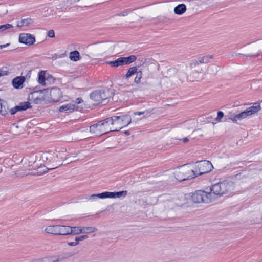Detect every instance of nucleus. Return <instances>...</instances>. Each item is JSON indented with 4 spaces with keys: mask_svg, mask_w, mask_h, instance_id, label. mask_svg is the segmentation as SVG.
<instances>
[{
    "mask_svg": "<svg viewBox=\"0 0 262 262\" xmlns=\"http://www.w3.org/2000/svg\"><path fill=\"white\" fill-rule=\"evenodd\" d=\"M119 115L114 116L106 119L110 131H119L131 122L129 115L118 113Z\"/></svg>",
    "mask_w": 262,
    "mask_h": 262,
    "instance_id": "1",
    "label": "nucleus"
},
{
    "mask_svg": "<svg viewBox=\"0 0 262 262\" xmlns=\"http://www.w3.org/2000/svg\"><path fill=\"white\" fill-rule=\"evenodd\" d=\"M233 187V183L228 180H224L212 185L208 189L209 192L214 198L213 201L215 200L217 196H221L225 194L230 192Z\"/></svg>",
    "mask_w": 262,
    "mask_h": 262,
    "instance_id": "2",
    "label": "nucleus"
},
{
    "mask_svg": "<svg viewBox=\"0 0 262 262\" xmlns=\"http://www.w3.org/2000/svg\"><path fill=\"white\" fill-rule=\"evenodd\" d=\"M176 179L183 181L195 177L193 169L188 165H185L178 168L174 172Z\"/></svg>",
    "mask_w": 262,
    "mask_h": 262,
    "instance_id": "3",
    "label": "nucleus"
},
{
    "mask_svg": "<svg viewBox=\"0 0 262 262\" xmlns=\"http://www.w3.org/2000/svg\"><path fill=\"white\" fill-rule=\"evenodd\" d=\"M208 189V188H207L205 190L196 191L191 196L192 201L195 203L202 202L208 203L213 201L214 198L212 195H214V194H210Z\"/></svg>",
    "mask_w": 262,
    "mask_h": 262,
    "instance_id": "4",
    "label": "nucleus"
},
{
    "mask_svg": "<svg viewBox=\"0 0 262 262\" xmlns=\"http://www.w3.org/2000/svg\"><path fill=\"white\" fill-rule=\"evenodd\" d=\"M212 168V164L208 161L204 160L197 162L195 168L193 169L195 177L209 172Z\"/></svg>",
    "mask_w": 262,
    "mask_h": 262,
    "instance_id": "5",
    "label": "nucleus"
},
{
    "mask_svg": "<svg viewBox=\"0 0 262 262\" xmlns=\"http://www.w3.org/2000/svg\"><path fill=\"white\" fill-rule=\"evenodd\" d=\"M109 127L106 121V119L92 125L90 127V132L96 136H100L108 132Z\"/></svg>",
    "mask_w": 262,
    "mask_h": 262,
    "instance_id": "6",
    "label": "nucleus"
},
{
    "mask_svg": "<svg viewBox=\"0 0 262 262\" xmlns=\"http://www.w3.org/2000/svg\"><path fill=\"white\" fill-rule=\"evenodd\" d=\"M19 41L28 46L32 45L35 41L33 35L28 33H21L19 35Z\"/></svg>",
    "mask_w": 262,
    "mask_h": 262,
    "instance_id": "7",
    "label": "nucleus"
},
{
    "mask_svg": "<svg viewBox=\"0 0 262 262\" xmlns=\"http://www.w3.org/2000/svg\"><path fill=\"white\" fill-rule=\"evenodd\" d=\"M212 58L213 56L212 55H209L199 57L196 59L193 60L190 64V67L191 68H194L199 64L207 63Z\"/></svg>",
    "mask_w": 262,
    "mask_h": 262,
    "instance_id": "8",
    "label": "nucleus"
},
{
    "mask_svg": "<svg viewBox=\"0 0 262 262\" xmlns=\"http://www.w3.org/2000/svg\"><path fill=\"white\" fill-rule=\"evenodd\" d=\"M61 93L58 88H53L50 91V98L53 102H57L60 100Z\"/></svg>",
    "mask_w": 262,
    "mask_h": 262,
    "instance_id": "9",
    "label": "nucleus"
},
{
    "mask_svg": "<svg viewBox=\"0 0 262 262\" xmlns=\"http://www.w3.org/2000/svg\"><path fill=\"white\" fill-rule=\"evenodd\" d=\"M82 109V107L80 106H76L73 103H70L60 106L59 108V111L60 112H63L67 111L72 112L73 111H80Z\"/></svg>",
    "mask_w": 262,
    "mask_h": 262,
    "instance_id": "10",
    "label": "nucleus"
},
{
    "mask_svg": "<svg viewBox=\"0 0 262 262\" xmlns=\"http://www.w3.org/2000/svg\"><path fill=\"white\" fill-rule=\"evenodd\" d=\"M25 80L26 78L24 76H17L12 80V85L16 89H21Z\"/></svg>",
    "mask_w": 262,
    "mask_h": 262,
    "instance_id": "11",
    "label": "nucleus"
},
{
    "mask_svg": "<svg viewBox=\"0 0 262 262\" xmlns=\"http://www.w3.org/2000/svg\"><path fill=\"white\" fill-rule=\"evenodd\" d=\"M106 63L107 64L110 65L111 67L113 68H118L120 66H123L124 65L122 57H119L113 61H106Z\"/></svg>",
    "mask_w": 262,
    "mask_h": 262,
    "instance_id": "12",
    "label": "nucleus"
},
{
    "mask_svg": "<svg viewBox=\"0 0 262 262\" xmlns=\"http://www.w3.org/2000/svg\"><path fill=\"white\" fill-rule=\"evenodd\" d=\"M101 93L99 90L92 92L90 94L91 99L94 101L96 104L102 103L101 99Z\"/></svg>",
    "mask_w": 262,
    "mask_h": 262,
    "instance_id": "13",
    "label": "nucleus"
},
{
    "mask_svg": "<svg viewBox=\"0 0 262 262\" xmlns=\"http://www.w3.org/2000/svg\"><path fill=\"white\" fill-rule=\"evenodd\" d=\"M99 90L101 93L100 94H101V99L102 102L111 97L112 96V92H111L110 90L108 89H101Z\"/></svg>",
    "mask_w": 262,
    "mask_h": 262,
    "instance_id": "14",
    "label": "nucleus"
},
{
    "mask_svg": "<svg viewBox=\"0 0 262 262\" xmlns=\"http://www.w3.org/2000/svg\"><path fill=\"white\" fill-rule=\"evenodd\" d=\"M250 116L249 115V113L246 109L244 111H243L238 114H236L234 117L230 118V119L232 120L233 121L235 122L238 120H242L244 118H246V117H247L248 116Z\"/></svg>",
    "mask_w": 262,
    "mask_h": 262,
    "instance_id": "15",
    "label": "nucleus"
},
{
    "mask_svg": "<svg viewBox=\"0 0 262 262\" xmlns=\"http://www.w3.org/2000/svg\"><path fill=\"white\" fill-rule=\"evenodd\" d=\"M187 10L186 6L184 4H179L174 8V12L177 15H182Z\"/></svg>",
    "mask_w": 262,
    "mask_h": 262,
    "instance_id": "16",
    "label": "nucleus"
},
{
    "mask_svg": "<svg viewBox=\"0 0 262 262\" xmlns=\"http://www.w3.org/2000/svg\"><path fill=\"white\" fill-rule=\"evenodd\" d=\"M261 109L260 105L259 103H254L253 105L247 108V110L249 113L250 115H252L257 113Z\"/></svg>",
    "mask_w": 262,
    "mask_h": 262,
    "instance_id": "17",
    "label": "nucleus"
},
{
    "mask_svg": "<svg viewBox=\"0 0 262 262\" xmlns=\"http://www.w3.org/2000/svg\"><path fill=\"white\" fill-rule=\"evenodd\" d=\"M45 231L50 234H59V225L49 226L45 229Z\"/></svg>",
    "mask_w": 262,
    "mask_h": 262,
    "instance_id": "18",
    "label": "nucleus"
},
{
    "mask_svg": "<svg viewBox=\"0 0 262 262\" xmlns=\"http://www.w3.org/2000/svg\"><path fill=\"white\" fill-rule=\"evenodd\" d=\"M71 226L59 225V235L70 234Z\"/></svg>",
    "mask_w": 262,
    "mask_h": 262,
    "instance_id": "19",
    "label": "nucleus"
},
{
    "mask_svg": "<svg viewBox=\"0 0 262 262\" xmlns=\"http://www.w3.org/2000/svg\"><path fill=\"white\" fill-rule=\"evenodd\" d=\"M62 159L61 155H60L58 158L53 159L52 161L51 162L52 164V167H51V169H54L62 165V163H61Z\"/></svg>",
    "mask_w": 262,
    "mask_h": 262,
    "instance_id": "20",
    "label": "nucleus"
},
{
    "mask_svg": "<svg viewBox=\"0 0 262 262\" xmlns=\"http://www.w3.org/2000/svg\"><path fill=\"white\" fill-rule=\"evenodd\" d=\"M69 58L72 61H77L80 59L79 52L77 50L71 52L70 53Z\"/></svg>",
    "mask_w": 262,
    "mask_h": 262,
    "instance_id": "21",
    "label": "nucleus"
},
{
    "mask_svg": "<svg viewBox=\"0 0 262 262\" xmlns=\"http://www.w3.org/2000/svg\"><path fill=\"white\" fill-rule=\"evenodd\" d=\"M124 65L129 64L133 62H134L137 58L135 55H130L128 57H122Z\"/></svg>",
    "mask_w": 262,
    "mask_h": 262,
    "instance_id": "22",
    "label": "nucleus"
},
{
    "mask_svg": "<svg viewBox=\"0 0 262 262\" xmlns=\"http://www.w3.org/2000/svg\"><path fill=\"white\" fill-rule=\"evenodd\" d=\"M17 107H18L17 108H18L19 111H22L26 110L27 109L30 108L31 106L30 102H23L19 103V104L17 105Z\"/></svg>",
    "mask_w": 262,
    "mask_h": 262,
    "instance_id": "23",
    "label": "nucleus"
},
{
    "mask_svg": "<svg viewBox=\"0 0 262 262\" xmlns=\"http://www.w3.org/2000/svg\"><path fill=\"white\" fill-rule=\"evenodd\" d=\"M47 154H49L48 161L51 162V161H52L53 159L58 158L60 156V155H61L62 153L59 152H58V154H57L54 152L50 151L47 152Z\"/></svg>",
    "mask_w": 262,
    "mask_h": 262,
    "instance_id": "24",
    "label": "nucleus"
},
{
    "mask_svg": "<svg viewBox=\"0 0 262 262\" xmlns=\"http://www.w3.org/2000/svg\"><path fill=\"white\" fill-rule=\"evenodd\" d=\"M82 233V227H71L70 234L76 235Z\"/></svg>",
    "mask_w": 262,
    "mask_h": 262,
    "instance_id": "25",
    "label": "nucleus"
},
{
    "mask_svg": "<svg viewBox=\"0 0 262 262\" xmlns=\"http://www.w3.org/2000/svg\"><path fill=\"white\" fill-rule=\"evenodd\" d=\"M45 72L41 71L38 73V82L40 84L45 85Z\"/></svg>",
    "mask_w": 262,
    "mask_h": 262,
    "instance_id": "26",
    "label": "nucleus"
},
{
    "mask_svg": "<svg viewBox=\"0 0 262 262\" xmlns=\"http://www.w3.org/2000/svg\"><path fill=\"white\" fill-rule=\"evenodd\" d=\"M137 68L136 67L130 68L125 75V78L127 79L137 73Z\"/></svg>",
    "mask_w": 262,
    "mask_h": 262,
    "instance_id": "27",
    "label": "nucleus"
},
{
    "mask_svg": "<svg viewBox=\"0 0 262 262\" xmlns=\"http://www.w3.org/2000/svg\"><path fill=\"white\" fill-rule=\"evenodd\" d=\"M82 233H90L94 232L97 229L93 227H82Z\"/></svg>",
    "mask_w": 262,
    "mask_h": 262,
    "instance_id": "28",
    "label": "nucleus"
},
{
    "mask_svg": "<svg viewBox=\"0 0 262 262\" xmlns=\"http://www.w3.org/2000/svg\"><path fill=\"white\" fill-rule=\"evenodd\" d=\"M208 70L211 74L216 75L219 70V67L215 64L210 65L208 68Z\"/></svg>",
    "mask_w": 262,
    "mask_h": 262,
    "instance_id": "29",
    "label": "nucleus"
},
{
    "mask_svg": "<svg viewBox=\"0 0 262 262\" xmlns=\"http://www.w3.org/2000/svg\"><path fill=\"white\" fill-rule=\"evenodd\" d=\"M31 19L29 18L24 19L21 20L20 22L18 23L17 26L18 27H21L24 26H28L29 24L31 23Z\"/></svg>",
    "mask_w": 262,
    "mask_h": 262,
    "instance_id": "30",
    "label": "nucleus"
},
{
    "mask_svg": "<svg viewBox=\"0 0 262 262\" xmlns=\"http://www.w3.org/2000/svg\"><path fill=\"white\" fill-rule=\"evenodd\" d=\"M0 113L4 116L8 113V108L6 101H5V103L2 104V107L0 108Z\"/></svg>",
    "mask_w": 262,
    "mask_h": 262,
    "instance_id": "31",
    "label": "nucleus"
},
{
    "mask_svg": "<svg viewBox=\"0 0 262 262\" xmlns=\"http://www.w3.org/2000/svg\"><path fill=\"white\" fill-rule=\"evenodd\" d=\"M115 198H119L121 196H125L127 194V191L126 190H123L121 191L114 192Z\"/></svg>",
    "mask_w": 262,
    "mask_h": 262,
    "instance_id": "32",
    "label": "nucleus"
},
{
    "mask_svg": "<svg viewBox=\"0 0 262 262\" xmlns=\"http://www.w3.org/2000/svg\"><path fill=\"white\" fill-rule=\"evenodd\" d=\"M52 169H51V167L48 168L46 167L45 165L41 166L39 167L37 169V172L39 173V174H42L48 171V170H52Z\"/></svg>",
    "mask_w": 262,
    "mask_h": 262,
    "instance_id": "33",
    "label": "nucleus"
},
{
    "mask_svg": "<svg viewBox=\"0 0 262 262\" xmlns=\"http://www.w3.org/2000/svg\"><path fill=\"white\" fill-rule=\"evenodd\" d=\"M136 73V76L135 78L134 81L136 83H139L140 82L142 76V73L141 71L137 72Z\"/></svg>",
    "mask_w": 262,
    "mask_h": 262,
    "instance_id": "34",
    "label": "nucleus"
},
{
    "mask_svg": "<svg viewBox=\"0 0 262 262\" xmlns=\"http://www.w3.org/2000/svg\"><path fill=\"white\" fill-rule=\"evenodd\" d=\"M13 27V26L9 24L1 25L0 26V32H3L7 29L12 28Z\"/></svg>",
    "mask_w": 262,
    "mask_h": 262,
    "instance_id": "35",
    "label": "nucleus"
},
{
    "mask_svg": "<svg viewBox=\"0 0 262 262\" xmlns=\"http://www.w3.org/2000/svg\"><path fill=\"white\" fill-rule=\"evenodd\" d=\"M57 260L53 259L52 257H46L42 259H39L36 260V262H56Z\"/></svg>",
    "mask_w": 262,
    "mask_h": 262,
    "instance_id": "36",
    "label": "nucleus"
},
{
    "mask_svg": "<svg viewBox=\"0 0 262 262\" xmlns=\"http://www.w3.org/2000/svg\"><path fill=\"white\" fill-rule=\"evenodd\" d=\"M38 93L37 91H34L29 95L28 98L30 101H33L35 97H37Z\"/></svg>",
    "mask_w": 262,
    "mask_h": 262,
    "instance_id": "37",
    "label": "nucleus"
},
{
    "mask_svg": "<svg viewBox=\"0 0 262 262\" xmlns=\"http://www.w3.org/2000/svg\"><path fill=\"white\" fill-rule=\"evenodd\" d=\"M88 238V236L86 235H81L79 237H76L75 238V241H76L78 244L79 243V242L83 241Z\"/></svg>",
    "mask_w": 262,
    "mask_h": 262,
    "instance_id": "38",
    "label": "nucleus"
},
{
    "mask_svg": "<svg viewBox=\"0 0 262 262\" xmlns=\"http://www.w3.org/2000/svg\"><path fill=\"white\" fill-rule=\"evenodd\" d=\"M224 117V113L222 111H219L217 112V116L216 118V120L218 122L221 121V119Z\"/></svg>",
    "mask_w": 262,
    "mask_h": 262,
    "instance_id": "39",
    "label": "nucleus"
},
{
    "mask_svg": "<svg viewBox=\"0 0 262 262\" xmlns=\"http://www.w3.org/2000/svg\"><path fill=\"white\" fill-rule=\"evenodd\" d=\"M83 102V100L81 98H77L75 102H72V103H73L75 104L76 106H79L78 104H81Z\"/></svg>",
    "mask_w": 262,
    "mask_h": 262,
    "instance_id": "40",
    "label": "nucleus"
},
{
    "mask_svg": "<svg viewBox=\"0 0 262 262\" xmlns=\"http://www.w3.org/2000/svg\"><path fill=\"white\" fill-rule=\"evenodd\" d=\"M18 108V107H17V106H16L15 107H14V108H12L10 110V112L11 113V115H14L17 112H18L19 111L18 108Z\"/></svg>",
    "mask_w": 262,
    "mask_h": 262,
    "instance_id": "41",
    "label": "nucleus"
},
{
    "mask_svg": "<svg viewBox=\"0 0 262 262\" xmlns=\"http://www.w3.org/2000/svg\"><path fill=\"white\" fill-rule=\"evenodd\" d=\"M106 198H115L114 192L106 191Z\"/></svg>",
    "mask_w": 262,
    "mask_h": 262,
    "instance_id": "42",
    "label": "nucleus"
},
{
    "mask_svg": "<svg viewBox=\"0 0 262 262\" xmlns=\"http://www.w3.org/2000/svg\"><path fill=\"white\" fill-rule=\"evenodd\" d=\"M75 160L73 159V158H71V157L67 158L64 160H63V162H64L65 164H68L70 163H71Z\"/></svg>",
    "mask_w": 262,
    "mask_h": 262,
    "instance_id": "43",
    "label": "nucleus"
},
{
    "mask_svg": "<svg viewBox=\"0 0 262 262\" xmlns=\"http://www.w3.org/2000/svg\"><path fill=\"white\" fill-rule=\"evenodd\" d=\"M32 101L35 104H39L41 102L42 100L40 98L37 96V97L34 98V100Z\"/></svg>",
    "mask_w": 262,
    "mask_h": 262,
    "instance_id": "44",
    "label": "nucleus"
},
{
    "mask_svg": "<svg viewBox=\"0 0 262 262\" xmlns=\"http://www.w3.org/2000/svg\"><path fill=\"white\" fill-rule=\"evenodd\" d=\"M48 36L49 37L53 38L55 36V33L53 30H50L48 32Z\"/></svg>",
    "mask_w": 262,
    "mask_h": 262,
    "instance_id": "45",
    "label": "nucleus"
},
{
    "mask_svg": "<svg viewBox=\"0 0 262 262\" xmlns=\"http://www.w3.org/2000/svg\"><path fill=\"white\" fill-rule=\"evenodd\" d=\"M86 200H95L96 199L95 194H92L91 195L86 196L85 198Z\"/></svg>",
    "mask_w": 262,
    "mask_h": 262,
    "instance_id": "46",
    "label": "nucleus"
},
{
    "mask_svg": "<svg viewBox=\"0 0 262 262\" xmlns=\"http://www.w3.org/2000/svg\"><path fill=\"white\" fill-rule=\"evenodd\" d=\"M49 154H47V152L44 153L41 157L43 161H48V158Z\"/></svg>",
    "mask_w": 262,
    "mask_h": 262,
    "instance_id": "47",
    "label": "nucleus"
},
{
    "mask_svg": "<svg viewBox=\"0 0 262 262\" xmlns=\"http://www.w3.org/2000/svg\"><path fill=\"white\" fill-rule=\"evenodd\" d=\"M79 0H71V3H74L75 2H78L79 1ZM91 2L92 3H100V2L98 0H90Z\"/></svg>",
    "mask_w": 262,
    "mask_h": 262,
    "instance_id": "48",
    "label": "nucleus"
},
{
    "mask_svg": "<svg viewBox=\"0 0 262 262\" xmlns=\"http://www.w3.org/2000/svg\"><path fill=\"white\" fill-rule=\"evenodd\" d=\"M78 244V243L75 241V242H68V245L70 246H75L76 245H77Z\"/></svg>",
    "mask_w": 262,
    "mask_h": 262,
    "instance_id": "49",
    "label": "nucleus"
},
{
    "mask_svg": "<svg viewBox=\"0 0 262 262\" xmlns=\"http://www.w3.org/2000/svg\"><path fill=\"white\" fill-rule=\"evenodd\" d=\"M128 12H126V11H124V12H123L122 13H121V14H118L117 15V16H125L127 15H128Z\"/></svg>",
    "mask_w": 262,
    "mask_h": 262,
    "instance_id": "50",
    "label": "nucleus"
},
{
    "mask_svg": "<svg viewBox=\"0 0 262 262\" xmlns=\"http://www.w3.org/2000/svg\"><path fill=\"white\" fill-rule=\"evenodd\" d=\"M101 199L106 198V191L100 193Z\"/></svg>",
    "mask_w": 262,
    "mask_h": 262,
    "instance_id": "51",
    "label": "nucleus"
},
{
    "mask_svg": "<svg viewBox=\"0 0 262 262\" xmlns=\"http://www.w3.org/2000/svg\"><path fill=\"white\" fill-rule=\"evenodd\" d=\"M259 54H250V55H243L244 56H246L247 57H256L257 56H258Z\"/></svg>",
    "mask_w": 262,
    "mask_h": 262,
    "instance_id": "52",
    "label": "nucleus"
},
{
    "mask_svg": "<svg viewBox=\"0 0 262 262\" xmlns=\"http://www.w3.org/2000/svg\"><path fill=\"white\" fill-rule=\"evenodd\" d=\"M144 114V112H136L134 113V114L135 115H142V114Z\"/></svg>",
    "mask_w": 262,
    "mask_h": 262,
    "instance_id": "53",
    "label": "nucleus"
},
{
    "mask_svg": "<svg viewBox=\"0 0 262 262\" xmlns=\"http://www.w3.org/2000/svg\"><path fill=\"white\" fill-rule=\"evenodd\" d=\"M9 45V43H7L6 45H1L0 46V48L1 49H3L4 48H5V47L8 46Z\"/></svg>",
    "mask_w": 262,
    "mask_h": 262,
    "instance_id": "54",
    "label": "nucleus"
},
{
    "mask_svg": "<svg viewBox=\"0 0 262 262\" xmlns=\"http://www.w3.org/2000/svg\"><path fill=\"white\" fill-rule=\"evenodd\" d=\"M182 141L184 143H187L189 141V139H188V138L187 137H186V138H183L182 139Z\"/></svg>",
    "mask_w": 262,
    "mask_h": 262,
    "instance_id": "55",
    "label": "nucleus"
},
{
    "mask_svg": "<svg viewBox=\"0 0 262 262\" xmlns=\"http://www.w3.org/2000/svg\"><path fill=\"white\" fill-rule=\"evenodd\" d=\"M7 74V73H4L2 70H0V77Z\"/></svg>",
    "mask_w": 262,
    "mask_h": 262,
    "instance_id": "56",
    "label": "nucleus"
},
{
    "mask_svg": "<svg viewBox=\"0 0 262 262\" xmlns=\"http://www.w3.org/2000/svg\"><path fill=\"white\" fill-rule=\"evenodd\" d=\"M5 103V101L0 99V108L2 107V104Z\"/></svg>",
    "mask_w": 262,
    "mask_h": 262,
    "instance_id": "57",
    "label": "nucleus"
},
{
    "mask_svg": "<svg viewBox=\"0 0 262 262\" xmlns=\"http://www.w3.org/2000/svg\"><path fill=\"white\" fill-rule=\"evenodd\" d=\"M96 198H99L101 199L100 194V193L98 194H95Z\"/></svg>",
    "mask_w": 262,
    "mask_h": 262,
    "instance_id": "58",
    "label": "nucleus"
}]
</instances>
